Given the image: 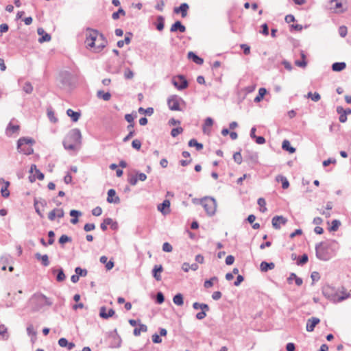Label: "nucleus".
<instances>
[{"label":"nucleus","instance_id":"obj_1","mask_svg":"<svg viewBox=\"0 0 351 351\" xmlns=\"http://www.w3.org/2000/svg\"><path fill=\"white\" fill-rule=\"evenodd\" d=\"M29 304L32 311L37 312L45 306H51L53 301L41 293H36L30 298Z\"/></svg>","mask_w":351,"mask_h":351},{"label":"nucleus","instance_id":"obj_2","mask_svg":"<svg viewBox=\"0 0 351 351\" xmlns=\"http://www.w3.org/2000/svg\"><path fill=\"white\" fill-rule=\"evenodd\" d=\"M82 134L79 129L71 130L63 141V146L65 149L75 150L77 145L81 144Z\"/></svg>","mask_w":351,"mask_h":351},{"label":"nucleus","instance_id":"obj_3","mask_svg":"<svg viewBox=\"0 0 351 351\" xmlns=\"http://www.w3.org/2000/svg\"><path fill=\"white\" fill-rule=\"evenodd\" d=\"M322 293L326 298L334 302H341L350 297L349 293L339 295L337 290L328 285L322 287Z\"/></svg>","mask_w":351,"mask_h":351},{"label":"nucleus","instance_id":"obj_4","mask_svg":"<svg viewBox=\"0 0 351 351\" xmlns=\"http://www.w3.org/2000/svg\"><path fill=\"white\" fill-rule=\"evenodd\" d=\"M99 35V32L97 29L87 27L86 29V40L85 44L88 49L95 53V47L97 44V37Z\"/></svg>","mask_w":351,"mask_h":351},{"label":"nucleus","instance_id":"obj_5","mask_svg":"<svg viewBox=\"0 0 351 351\" xmlns=\"http://www.w3.org/2000/svg\"><path fill=\"white\" fill-rule=\"evenodd\" d=\"M34 143L35 141L32 138H20L17 141V149L19 152H22L25 155H30L34 152L32 146Z\"/></svg>","mask_w":351,"mask_h":351},{"label":"nucleus","instance_id":"obj_6","mask_svg":"<svg viewBox=\"0 0 351 351\" xmlns=\"http://www.w3.org/2000/svg\"><path fill=\"white\" fill-rule=\"evenodd\" d=\"M199 203L204 207L208 215L213 216L215 214L217 209L215 199L211 197H205L199 200Z\"/></svg>","mask_w":351,"mask_h":351},{"label":"nucleus","instance_id":"obj_7","mask_svg":"<svg viewBox=\"0 0 351 351\" xmlns=\"http://www.w3.org/2000/svg\"><path fill=\"white\" fill-rule=\"evenodd\" d=\"M58 81L62 88H71L73 86V76L67 71H63L59 73Z\"/></svg>","mask_w":351,"mask_h":351},{"label":"nucleus","instance_id":"obj_8","mask_svg":"<svg viewBox=\"0 0 351 351\" xmlns=\"http://www.w3.org/2000/svg\"><path fill=\"white\" fill-rule=\"evenodd\" d=\"M329 245L326 243L321 242L316 245L315 252L317 258L322 261H328L330 258L331 256L328 252Z\"/></svg>","mask_w":351,"mask_h":351},{"label":"nucleus","instance_id":"obj_9","mask_svg":"<svg viewBox=\"0 0 351 351\" xmlns=\"http://www.w3.org/2000/svg\"><path fill=\"white\" fill-rule=\"evenodd\" d=\"M171 82L173 85L179 90H184L189 86L188 81L182 75L174 76L171 80Z\"/></svg>","mask_w":351,"mask_h":351},{"label":"nucleus","instance_id":"obj_10","mask_svg":"<svg viewBox=\"0 0 351 351\" xmlns=\"http://www.w3.org/2000/svg\"><path fill=\"white\" fill-rule=\"evenodd\" d=\"M180 102H184L183 99L176 95H171L167 99V104L171 110L180 111Z\"/></svg>","mask_w":351,"mask_h":351},{"label":"nucleus","instance_id":"obj_11","mask_svg":"<svg viewBox=\"0 0 351 351\" xmlns=\"http://www.w3.org/2000/svg\"><path fill=\"white\" fill-rule=\"evenodd\" d=\"M287 222V219L283 216L276 215L272 218L271 223L274 228L278 230L280 228V224L285 225Z\"/></svg>","mask_w":351,"mask_h":351},{"label":"nucleus","instance_id":"obj_12","mask_svg":"<svg viewBox=\"0 0 351 351\" xmlns=\"http://www.w3.org/2000/svg\"><path fill=\"white\" fill-rule=\"evenodd\" d=\"M101 41V43L97 44L95 47V53L101 52L107 45L108 40L102 33L99 32V35L97 37V42Z\"/></svg>","mask_w":351,"mask_h":351},{"label":"nucleus","instance_id":"obj_13","mask_svg":"<svg viewBox=\"0 0 351 351\" xmlns=\"http://www.w3.org/2000/svg\"><path fill=\"white\" fill-rule=\"evenodd\" d=\"M189 8V5L186 3H182L178 7L173 8V12L175 14H181L182 17L184 18L187 16V12Z\"/></svg>","mask_w":351,"mask_h":351},{"label":"nucleus","instance_id":"obj_14","mask_svg":"<svg viewBox=\"0 0 351 351\" xmlns=\"http://www.w3.org/2000/svg\"><path fill=\"white\" fill-rule=\"evenodd\" d=\"M107 202L108 203L119 204L120 202V198L116 195V191L114 189H111L108 191Z\"/></svg>","mask_w":351,"mask_h":351},{"label":"nucleus","instance_id":"obj_15","mask_svg":"<svg viewBox=\"0 0 351 351\" xmlns=\"http://www.w3.org/2000/svg\"><path fill=\"white\" fill-rule=\"evenodd\" d=\"M106 307L105 306H103L99 309V316L103 319H108L111 317H112L115 312L112 308L108 309V311L106 312Z\"/></svg>","mask_w":351,"mask_h":351},{"label":"nucleus","instance_id":"obj_16","mask_svg":"<svg viewBox=\"0 0 351 351\" xmlns=\"http://www.w3.org/2000/svg\"><path fill=\"white\" fill-rule=\"evenodd\" d=\"M320 322V319L317 317H311L307 320L306 329L308 332H312L314 330L315 327L317 324Z\"/></svg>","mask_w":351,"mask_h":351},{"label":"nucleus","instance_id":"obj_17","mask_svg":"<svg viewBox=\"0 0 351 351\" xmlns=\"http://www.w3.org/2000/svg\"><path fill=\"white\" fill-rule=\"evenodd\" d=\"M169 207L170 201L169 199H165L161 204L158 205V210L165 215L169 213Z\"/></svg>","mask_w":351,"mask_h":351},{"label":"nucleus","instance_id":"obj_18","mask_svg":"<svg viewBox=\"0 0 351 351\" xmlns=\"http://www.w3.org/2000/svg\"><path fill=\"white\" fill-rule=\"evenodd\" d=\"M19 130L20 126L19 125H13L10 121L6 128L5 133L7 136H11L13 134L19 133Z\"/></svg>","mask_w":351,"mask_h":351},{"label":"nucleus","instance_id":"obj_19","mask_svg":"<svg viewBox=\"0 0 351 351\" xmlns=\"http://www.w3.org/2000/svg\"><path fill=\"white\" fill-rule=\"evenodd\" d=\"M170 32L184 33L186 32V27L180 21H177L171 25Z\"/></svg>","mask_w":351,"mask_h":351},{"label":"nucleus","instance_id":"obj_20","mask_svg":"<svg viewBox=\"0 0 351 351\" xmlns=\"http://www.w3.org/2000/svg\"><path fill=\"white\" fill-rule=\"evenodd\" d=\"M110 336L113 338V342L111 346L112 348H119L121 344V338L118 335L117 329H114V331L111 332Z\"/></svg>","mask_w":351,"mask_h":351},{"label":"nucleus","instance_id":"obj_21","mask_svg":"<svg viewBox=\"0 0 351 351\" xmlns=\"http://www.w3.org/2000/svg\"><path fill=\"white\" fill-rule=\"evenodd\" d=\"M51 271L52 274H53L57 273L56 278L58 282H63L65 280L66 276L64 274V270L62 268H59V269L51 268Z\"/></svg>","mask_w":351,"mask_h":351},{"label":"nucleus","instance_id":"obj_22","mask_svg":"<svg viewBox=\"0 0 351 351\" xmlns=\"http://www.w3.org/2000/svg\"><path fill=\"white\" fill-rule=\"evenodd\" d=\"M163 271V267L161 265H156L152 269L153 277L157 280H161L160 273Z\"/></svg>","mask_w":351,"mask_h":351},{"label":"nucleus","instance_id":"obj_23","mask_svg":"<svg viewBox=\"0 0 351 351\" xmlns=\"http://www.w3.org/2000/svg\"><path fill=\"white\" fill-rule=\"evenodd\" d=\"M1 183H4V186L1 189V195L3 197H8L10 196V191H8L10 182L5 181L3 178H0V184Z\"/></svg>","mask_w":351,"mask_h":351},{"label":"nucleus","instance_id":"obj_24","mask_svg":"<svg viewBox=\"0 0 351 351\" xmlns=\"http://www.w3.org/2000/svg\"><path fill=\"white\" fill-rule=\"evenodd\" d=\"M187 57L198 65H202L204 63V60L193 51H189Z\"/></svg>","mask_w":351,"mask_h":351},{"label":"nucleus","instance_id":"obj_25","mask_svg":"<svg viewBox=\"0 0 351 351\" xmlns=\"http://www.w3.org/2000/svg\"><path fill=\"white\" fill-rule=\"evenodd\" d=\"M300 56L302 58V60H297L295 61V64L301 68H305L307 65V62L306 60V56L304 51H300Z\"/></svg>","mask_w":351,"mask_h":351},{"label":"nucleus","instance_id":"obj_26","mask_svg":"<svg viewBox=\"0 0 351 351\" xmlns=\"http://www.w3.org/2000/svg\"><path fill=\"white\" fill-rule=\"evenodd\" d=\"M275 267V264L272 262L267 263L263 261L260 265L261 271L263 272H267L269 270L273 269Z\"/></svg>","mask_w":351,"mask_h":351},{"label":"nucleus","instance_id":"obj_27","mask_svg":"<svg viewBox=\"0 0 351 351\" xmlns=\"http://www.w3.org/2000/svg\"><path fill=\"white\" fill-rule=\"evenodd\" d=\"M99 261L102 264L106 265L105 267L107 270H110L114 267V263L112 260H110L109 261H108V258L106 256H101L99 258Z\"/></svg>","mask_w":351,"mask_h":351},{"label":"nucleus","instance_id":"obj_28","mask_svg":"<svg viewBox=\"0 0 351 351\" xmlns=\"http://www.w3.org/2000/svg\"><path fill=\"white\" fill-rule=\"evenodd\" d=\"M35 258L38 261H41L42 265L45 267H47L49 265V257L47 254L42 255L40 253H36Z\"/></svg>","mask_w":351,"mask_h":351},{"label":"nucleus","instance_id":"obj_29","mask_svg":"<svg viewBox=\"0 0 351 351\" xmlns=\"http://www.w3.org/2000/svg\"><path fill=\"white\" fill-rule=\"evenodd\" d=\"M276 180L278 182H280L282 183V189H287L289 188V182L287 178L285 176H282V175H278L276 177Z\"/></svg>","mask_w":351,"mask_h":351},{"label":"nucleus","instance_id":"obj_30","mask_svg":"<svg viewBox=\"0 0 351 351\" xmlns=\"http://www.w3.org/2000/svg\"><path fill=\"white\" fill-rule=\"evenodd\" d=\"M34 171H35V176H36V179H38L39 180H43L44 179V178H45L44 174L39 169H37L36 165L33 164L31 165L29 172L32 173H33Z\"/></svg>","mask_w":351,"mask_h":351},{"label":"nucleus","instance_id":"obj_31","mask_svg":"<svg viewBox=\"0 0 351 351\" xmlns=\"http://www.w3.org/2000/svg\"><path fill=\"white\" fill-rule=\"evenodd\" d=\"M156 23H155L156 28L157 30L161 32L163 30L165 27V18L162 16H158L156 17Z\"/></svg>","mask_w":351,"mask_h":351},{"label":"nucleus","instance_id":"obj_32","mask_svg":"<svg viewBox=\"0 0 351 351\" xmlns=\"http://www.w3.org/2000/svg\"><path fill=\"white\" fill-rule=\"evenodd\" d=\"M282 149L287 151L290 154L295 152V148L291 146L290 142L288 140H284L282 143Z\"/></svg>","mask_w":351,"mask_h":351},{"label":"nucleus","instance_id":"obj_33","mask_svg":"<svg viewBox=\"0 0 351 351\" xmlns=\"http://www.w3.org/2000/svg\"><path fill=\"white\" fill-rule=\"evenodd\" d=\"M147 326L145 324L138 323V327L135 328L133 331V334L134 336H139L141 335V332H147Z\"/></svg>","mask_w":351,"mask_h":351},{"label":"nucleus","instance_id":"obj_34","mask_svg":"<svg viewBox=\"0 0 351 351\" xmlns=\"http://www.w3.org/2000/svg\"><path fill=\"white\" fill-rule=\"evenodd\" d=\"M66 114L71 117V120L74 122H76L78 121L80 117V112L73 111L71 109H68L66 110Z\"/></svg>","mask_w":351,"mask_h":351},{"label":"nucleus","instance_id":"obj_35","mask_svg":"<svg viewBox=\"0 0 351 351\" xmlns=\"http://www.w3.org/2000/svg\"><path fill=\"white\" fill-rule=\"evenodd\" d=\"M346 67V64L343 62H335L332 64V69L335 72H340Z\"/></svg>","mask_w":351,"mask_h":351},{"label":"nucleus","instance_id":"obj_36","mask_svg":"<svg viewBox=\"0 0 351 351\" xmlns=\"http://www.w3.org/2000/svg\"><path fill=\"white\" fill-rule=\"evenodd\" d=\"M134 124H130L128 125L127 129L129 130L128 135L123 138V141L127 142L134 135V130H133Z\"/></svg>","mask_w":351,"mask_h":351},{"label":"nucleus","instance_id":"obj_37","mask_svg":"<svg viewBox=\"0 0 351 351\" xmlns=\"http://www.w3.org/2000/svg\"><path fill=\"white\" fill-rule=\"evenodd\" d=\"M188 145L189 147H195L197 151L202 149L204 147L202 143H198L195 138L191 139L188 143Z\"/></svg>","mask_w":351,"mask_h":351},{"label":"nucleus","instance_id":"obj_38","mask_svg":"<svg viewBox=\"0 0 351 351\" xmlns=\"http://www.w3.org/2000/svg\"><path fill=\"white\" fill-rule=\"evenodd\" d=\"M267 93V90L265 88H260L258 90V95L254 98V101L256 103L260 102Z\"/></svg>","mask_w":351,"mask_h":351},{"label":"nucleus","instance_id":"obj_39","mask_svg":"<svg viewBox=\"0 0 351 351\" xmlns=\"http://www.w3.org/2000/svg\"><path fill=\"white\" fill-rule=\"evenodd\" d=\"M97 96L99 99H103L104 101H108L110 99L111 95L110 93H105L103 90H98Z\"/></svg>","mask_w":351,"mask_h":351},{"label":"nucleus","instance_id":"obj_40","mask_svg":"<svg viewBox=\"0 0 351 351\" xmlns=\"http://www.w3.org/2000/svg\"><path fill=\"white\" fill-rule=\"evenodd\" d=\"M173 301L175 304L182 306L184 304L183 295L181 293H177L174 295Z\"/></svg>","mask_w":351,"mask_h":351},{"label":"nucleus","instance_id":"obj_41","mask_svg":"<svg viewBox=\"0 0 351 351\" xmlns=\"http://www.w3.org/2000/svg\"><path fill=\"white\" fill-rule=\"evenodd\" d=\"M340 226L341 221L337 219H334L332 221L331 226L329 228V231L335 232L339 229Z\"/></svg>","mask_w":351,"mask_h":351},{"label":"nucleus","instance_id":"obj_42","mask_svg":"<svg viewBox=\"0 0 351 351\" xmlns=\"http://www.w3.org/2000/svg\"><path fill=\"white\" fill-rule=\"evenodd\" d=\"M306 97H307V98H311L313 101H315V102L319 101L321 99L320 95L317 92H315L314 93L309 92V93H308Z\"/></svg>","mask_w":351,"mask_h":351},{"label":"nucleus","instance_id":"obj_43","mask_svg":"<svg viewBox=\"0 0 351 351\" xmlns=\"http://www.w3.org/2000/svg\"><path fill=\"white\" fill-rule=\"evenodd\" d=\"M125 11L123 8H120L117 12L112 14V18L114 20H117L119 19L120 15L125 16Z\"/></svg>","mask_w":351,"mask_h":351},{"label":"nucleus","instance_id":"obj_44","mask_svg":"<svg viewBox=\"0 0 351 351\" xmlns=\"http://www.w3.org/2000/svg\"><path fill=\"white\" fill-rule=\"evenodd\" d=\"M23 90L27 94H31L33 91V86L32 84L29 82H25L23 86Z\"/></svg>","mask_w":351,"mask_h":351},{"label":"nucleus","instance_id":"obj_45","mask_svg":"<svg viewBox=\"0 0 351 351\" xmlns=\"http://www.w3.org/2000/svg\"><path fill=\"white\" fill-rule=\"evenodd\" d=\"M138 112L140 113H143V114H145L148 116H151L153 113H154V108H151V107H149L146 109H144L142 107H140L138 108Z\"/></svg>","mask_w":351,"mask_h":351},{"label":"nucleus","instance_id":"obj_46","mask_svg":"<svg viewBox=\"0 0 351 351\" xmlns=\"http://www.w3.org/2000/svg\"><path fill=\"white\" fill-rule=\"evenodd\" d=\"M213 124V120L212 118L210 117H207L206 119H205V121H204V125H203V132L204 133H206V127H211Z\"/></svg>","mask_w":351,"mask_h":351},{"label":"nucleus","instance_id":"obj_47","mask_svg":"<svg viewBox=\"0 0 351 351\" xmlns=\"http://www.w3.org/2000/svg\"><path fill=\"white\" fill-rule=\"evenodd\" d=\"M71 237L67 236L66 234H62L59 239V243L61 245H64L66 243L71 242Z\"/></svg>","mask_w":351,"mask_h":351},{"label":"nucleus","instance_id":"obj_48","mask_svg":"<svg viewBox=\"0 0 351 351\" xmlns=\"http://www.w3.org/2000/svg\"><path fill=\"white\" fill-rule=\"evenodd\" d=\"M308 255L306 254H304L302 256H301L300 257V258L298 261L297 264L298 265H303L308 262Z\"/></svg>","mask_w":351,"mask_h":351},{"label":"nucleus","instance_id":"obj_49","mask_svg":"<svg viewBox=\"0 0 351 351\" xmlns=\"http://www.w3.org/2000/svg\"><path fill=\"white\" fill-rule=\"evenodd\" d=\"M165 301V296L161 291H159L156 293V302L157 304H160L163 303Z\"/></svg>","mask_w":351,"mask_h":351},{"label":"nucleus","instance_id":"obj_50","mask_svg":"<svg viewBox=\"0 0 351 351\" xmlns=\"http://www.w3.org/2000/svg\"><path fill=\"white\" fill-rule=\"evenodd\" d=\"M51 36L48 33H45L41 37L38 38V42L43 43L44 42H49L51 40Z\"/></svg>","mask_w":351,"mask_h":351},{"label":"nucleus","instance_id":"obj_51","mask_svg":"<svg viewBox=\"0 0 351 351\" xmlns=\"http://www.w3.org/2000/svg\"><path fill=\"white\" fill-rule=\"evenodd\" d=\"M75 272L79 276H86L87 275V270L80 267H77L75 269Z\"/></svg>","mask_w":351,"mask_h":351},{"label":"nucleus","instance_id":"obj_52","mask_svg":"<svg viewBox=\"0 0 351 351\" xmlns=\"http://www.w3.org/2000/svg\"><path fill=\"white\" fill-rule=\"evenodd\" d=\"M183 132V128L181 127H178L173 128L171 132V135L173 137H176L178 134H181Z\"/></svg>","mask_w":351,"mask_h":351},{"label":"nucleus","instance_id":"obj_53","mask_svg":"<svg viewBox=\"0 0 351 351\" xmlns=\"http://www.w3.org/2000/svg\"><path fill=\"white\" fill-rule=\"evenodd\" d=\"M128 182L130 183L132 186H135L138 182V178L136 175H129L128 178Z\"/></svg>","mask_w":351,"mask_h":351},{"label":"nucleus","instance_id":"obj_54","mask_svg":"<svg viewBox=\"0 0 351 351\" xmlns=\"http://www.w3.org/2000/svg\"><path fill=\"white\" fill-rule=\"evenodd\" d=\"M233 159L235 162H237L238 165L241 164L242 162V156L239 152H235L233 155Z\"/></svg>","mask_w":351,"mask_h":351},{"label":"nucleus","instance_id":"obj_55","mask_svg":"<svg viewBox=\"0 0 351 351\" xmlns=\"http://www.w3.org/2000/svg\"><path fill=\"white\" fill-rule=\"evenodd\" d=\"M0 335L5 339L8 338L7 328L3 324L0 325Z\"/></svg>","mask_w":351,"mask_h":351},{"label":"nucleus","instance_id":"obj_56","mask_svg":"<svg viewBox=\"0 0 351 351\" xmlns=\"http://www.w3.org/2000/svg\"><path fill=\"white\" fill-rule=\"evenodd\" d=\"M124 77L127 80H130L134 77V73L129 68L125 69L124 72Z\"/></svg>","mask_w":351,"mask_h":351},{"label":"nucleus","instance_id":"obj_57","mask_svg":"<svg viewBox=\"0 0 351 351\" xmlns=\"http://www.w3.org/2000/svg\"><path fill=\"white\" fill-rule=\"evenodd\" d=\"M135 173H136L135 174L136 176H137L138 181L140 180V181L143 182L147 179V176L144 173H141V172H139L138 171H136Z\"/></svg>","mask_w":351,"mask_h":351},{"label":"nucleus","instance_id":"obj_58","mask_svg":"<svg viewBox=\"0 0 351 351\" xmlns=\"http://www.w3.org/2000/svg\"><path fill=\"white\" fill-rule=\"evenodd\" d=\"M132 146L134 149L139 150L141 147V142L138 139H134L132 142Z\"/></svg>","mask_w":351,"mask_h":351},{"label":"nucleus","instance_id":"obj_59","mask_svg":"<svg viewBox=\"0 0 351 351\" xmlns=\"http://www.w3.org/2000/svg\"><path fill=\"white\" fill-rule=\"evenodd\" d=\"M162 250L166 252H171L173 250V247L170 243L165 242L162 245Z\"/></svg>","mask_w":351,"mask_h":351},{"label":"nucleus","instance_id":"obj_60","mask_svg":"<svg viewBox=\"0 0 351 351\" xmlns=\"http://www.w3.org/2000/svg\"><path fill=\"white\" fill-rule=\"evenodd\" d=\"M48 237H49V240H48V245H52L54 243V237H55V233L53 230H50L48 232Z\"/></svg>","mask_w":351,"mask_h":351},{"label":"nucleus","instance_id":"obj_61","mask_svg":"<svg viewBox=\"0 0 351 351\" xmlns=\"http://www.w3.org/2000/svg\"><path fill=\"white\" fill-rule=\"evenodd\" d=\"M165 6V2L163 0H158L156 5H155V8L157 10L162 12L163 10V8Z\"/></svg>","mask_w":351,"mask_h":351},{"label":"nucleus","instance_id":"obj_62","mask_svg":"<svg viewBox=\"0 0 351 351\" xmlns=\"http://www.w3.org/2000/svg\"><path fill=\"white\" fill-rule=\"evenodd\" d=\"M348 31L347 27L346 26H341L339 29V34L342 37L344 38L347 35Z\"/></svg>","mask_w":351,"mask_h":351},{"label":"nucleus","instance_id":"obj_63","mask_svg":"<svg viewBox=\"0 0 351 351\" xmlns=\"http://www.w3.org/2000/svg\"><path fill=\"white\" fill-rule=\"evenodd\" d=\"M101 213H102V209L99 206H97L92 210V214L94 216L98 217V216L101 215Z\"/></svg>","mask_w":351,"mask_h":351},{"label":"nucleus","instance_id":"obj_64","mask_svg":"<svg viewBox=\"0 0 351 351\" xmlns=\"http://www.w3.org/2000/svg\"><path fill=\"white\" fill-rule=\"evenodd\" d=\"M95 228V225L94 223H86L84 226V230L86 232H90Z\"/></svg>","mask_w":351,"mask_h":351}]
</instances>
